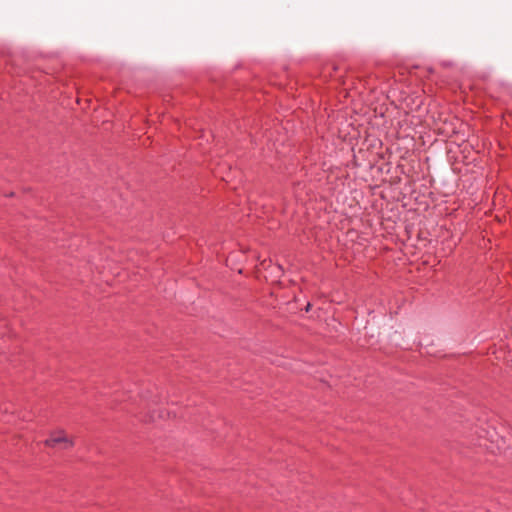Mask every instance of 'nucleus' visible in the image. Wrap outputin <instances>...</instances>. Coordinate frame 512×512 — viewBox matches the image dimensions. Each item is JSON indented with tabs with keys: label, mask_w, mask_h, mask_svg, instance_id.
Instances as JSON below:
<instances>
[{
	"label": "nucleus",
	"mask_w": 512,
	"mask_h": 512,
	"mask_svg": "<svg viewBox=\"0 0 512 512\" xmlns=\"http://www.w3.org/2000/svg\"><path fill=\"white\" fill-rule=\"evenodd\" d=\"M45 446L49 448L70 449L74 446V439L63 429H55L49 433V437L44 441Z\"/></svg>",
	"instance_id": "1"
}]
</instances>
